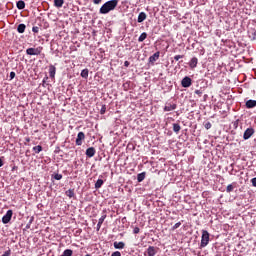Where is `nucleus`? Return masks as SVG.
Masks as SVG:
<instances>
[{"instance_id":"ea45409f","label":"nucleus","mask_w":256,"mask_h":256,"mask_svg":"<svg viewBox=\"0 0 256 256\" xmlns=\"http://www.w3.org/2000/svg\"><path fill=\"white\" fill-rule=\"evenodd\" d=\"M111 256H121V252L115 251L111 254Z\"/></svg>"},{"instance_id":"c03bdc74","label":"nucleus","mask_w":256,"mask_h":256,"mask_svg":"<svg viewBox=\"0 0 256 256\" xmlns=\"http://www.w3.org/2000/svg\"><path fill=\"white\" fill-rule=\"evenodd\" d=\"M129 65H131V63L129 61L124 62V67H129Z\"/></svg>"},{"instance_id":"f704fd0d","label":"nucleus","mask_w":256,"mask_h":256,"mask_svg":"<svg viewBox=\"0 0 256 256\" xmlns=\"http://www.w3.org/2000/svg\"><path fill=\"white\" fill-rule=\"evenodd\" d=\"M140 231H141V229H139V227H135L133 230V234L137 235V234H139Z\"/></svg>"},{"instance_id":"a18cd8bd","label":"nucleus","mask_w":256,"mask_h":256,"mask_svg":"<svg viewBox=\"0 0 256 256\" xmlns=\"http://www.w3.org/2000/svg\"><path fill=\"white\" fill-rule=\"evenodd\" d=\"M4 163H3V158H0V167H3Z\"/></svg>"},{"instance_id":"4c0bfd02","label":"nucleus","mask_w":256,"mask_h":256,"mask_svg":"<svg viewBox=\"0 0 256 256\" xmlns=\"http://www.w3.org/2000/svg\"><path fill=\"white\" fill-rule=\"evenodd\" d=\"M251 35H252L253 41H255V39H256V30H252Z\"/></svg>"},{"instance_id":"a19ab883","label":"nucleus","mask_w":256,"mask_h":256,"mask_svg":"<svg viewBox=\"0 0 256 256\" xmlns=\"http://www.w3.org/2000/svg\"><path fill=\"white\" fill-rule=\"evenodd\" d=\"M251 183L253 187H256V177L251 179Z\"/></svg>"},{"instance_id":"4468645a","label":"nucleus","mask_w":256,"mask_h":256,"mask_svg":"<svg viewBox=\"0 0 256 256\" xmlns=\"http://www.w3.org/2000/svg\"><path fill=\"white\" fill-rule=\"evenodd\" d=\"M175 109H177V104H167L164 107V111H175Z\"/></svg>"},{"instance_id":"1a4fd4ad","label":"nucleus","mask_w":256,"mask_h":256,"mask_svg":"<svg viewBox=\"0 0 256 256\" xmlns=\"http://www.w3.org/2000/svg\"><path fill=\"white\" fill-rule=\"evenodd\" d=\"M95 153H97L95 147H89L86 150V156L89 157V159H91V157H95Z\"/></svg>"},{"instance_id":"9b49d317","label":"nucleus","mask_w":256,"mask_h":256,"mask_svg":"<svg viewBox=\"0 0 256 256\" xmlns=\"http://www.w3.org/2000/svg\"><path fill=\"white\" fill-rule=\"evenodd\" d=\"M105 219H107V214L102 215L99 220H98V224H97V231L101 230V225H103V222L105 221Z\"/></svg>"},{"instance_id":"7ed1b4c3","label":"nucleus","mask_w":256,"mask_h":256,"mask_svg":"<svg viewBox=\"0 0 256 256\" xmlns=\"http://www.w3.org/2000/svg\"><path fill=\"white\" fill-rule=\"evenodd\" d=\"M43 52V47L39 46L37 48L26 49V55H39Z\"/></svg>"},{"instance_id":"a878e982","label":"nucleus","mask_w":256,"mask_h":256,"mask_svg":"<svg viewBox=\"0 0 256 256\" xmlns=\"http://www.w3.org/2000/svg\"><path fill=\"white\" fill-rule=\"evenodd\" d=\"M145 39H147V33L146 32H143L139 38H138V41L139 43H143V41H145Z\"/></svg>"},{"instance_id":"7c9ffc66","label":"nucleus","mask_w":256,"mask_h":256,"mask_svg":"<svg viewBox=\"0 0 256 256\" xmlns=\"http://www.w3.org/2000/svg\"><path fill=\"white\" fill-rule=\"evenodd\" d=\"M106 111H107V106L102 105L101 110H100V114H101V115H105V112H106Z\"/></svg>"},{"instance_id":"f03ea898","label":"nucleus","mask_w":256,"mask_h":256,"mask_svg":"<svg viewBox=\"0 0 256 256\" xmlns=\"http://www.w3.org/2000/svg\"><path fill=\"white\" fill-rule=\"evenodd\" d=\"M209 245V232L207 230H202L200 247H207Z\"/></svg>"},{"instance_id":"a211bd4d","label":"nucleus","mask_w":256,"mask_h":256,"mask_svg":"<svg viewBox=\"0 0 256 256\" xmlns=\"http://www.w3.org/2000/svg\"><path fill=\"white\" fill-rule=\"evenodd\" d=\"M114 247L116 249H125V242H114Z\"/></svg>"},{"instance_id":"37998d69","label":"nucleus","mask_w":256,"mask_h":256,"mask_svg":"<svg viewBox=\"0 0 256 256\" xmlns=\"http://www.w3.org/2000/svg\"><path fill=\"white\" fill-rule=\"evenodd\" d=\"M101 1H102V0H93V3H94L95 5H99V3H101Z\"/></svg>"},{"instance_id":"20e7f679","label":"nucleus","mask_w":256,"mask_h":256,"mask_svg":"<svg viewBox=\"0 0 256 256\" xmlns=\"http://www.w3.org/2000/svg\"><path fill=\"white\" fill-rule=\"evenodd\" d=\"M255 135V129L253 128H247L243 134V140L247 141V139H251Z\"/></svg>"},{"instance_id":"0eeeda50","label":"nucleus","mask_w":256,"mask_h":256,"mask_svg":"<svg viewBox=\"0 0 256 256\" xmlns=\"http://www.w3.org/2000/svg\"><path fill=\"white\" fill-rule=\"evenodd\" d=\"M181 85H182V87H184V88L191 87V85H192V80H191V78H190L189 76L184 77V78L182 79V81H181Z\"/></svg>"},{"instance_id":"c9c22d12","label":"nucleus","mask_w":256,"mask_h":256,"mask_svg":"<svg viewBox=\"0 0 256 256\" xmlns=\"http://www.w3.org/2000/svg\"><path fill=\"white\" fill-rule=\"evenodd\" d=\"M195 95H198V97H201L203 95V92L201 90H195Z\"/></svg>"},{"instance_id":"58836bf2","label":"nucleus","mask_w":256,"mask_h":256,"mask_svg":"<svg viewBox=\"0 0 256 256\" xmlns=\"http://www.w3.org/2000/svg\"><path fill=\"white\" fill-rule=\"evenodd\" d=\"M183 55H176V56H174V59L176 60V61H179V59H183Z\"/></svg>"},{"instance_id":"5701e85b","label":"nucleus","mask_w":256,"mask_h":256,"mask_svg":"<svg viewBox=\"0 0 256 256\" xmlns=\"http://www.w3.org/2000/svg\"><path fill=\"white\" fill-rule=\"evenodd\" d=\"M80 75L83 79H87V77H89V69L82 70Z\"/></svg>"},{"instance_id":"2f4dec72","label":"nucleus","mask_w":256,"mask_h":256,"mask_svg":"<svg viewBox=\"0 0 256 256\" xmlns=\"http://www.w3.org/2000/svg\"><path fill=\"white\" fill-rule=\"evenodd\" d=\"M204 127H205V129L209 130V129H211V127H213V125L211 124V122H206L204 124Z\"/></svg>"},{"instance_id":"473e14b6","label":"nucleus","mask_w":256,"mask_h":256,"mask_svg":"<svg viewBox=\"0 0 256 256\" xmlns=\"http://www.w3.org/2000/svg\"><path fill=\"white\" fill-rule=\"evenodd\" d=\"M233 189H234V187L231 184H229L226 188V191H227V193H231L233 191Z\"/></svg>"},{"instance_id":"39448f33","label":"nucleus","mask_w":256,"mask_h":256,"mask_svg":"<svg viewBox=\"0 0 256 256\" xmlns=\"http://www.w3.org/2000/svg\"><path fill=\"white\" fill-rule=\"evenodd\" d=\"M11 217H13V210H8L6 214L2 217V223L7 225L11 221Z\"/></svg>"},{"instance_id":"f257e3e1","label":"nucleus","mask_w":256,"mask_h":256,"mask_svg":"<svg viewBox=\"0 0 256 256\" xmlns=\"http://www.w3.org/2000/svg\"><path fill=\"white\" fill-rule=\"evenodd\" d=\"M119 3V0H110L107 1L106 3H104L100 10L99 13H101V15H107V13H109L110 11L115 10V8L117 7Z\"/></svg>"},{"instance_id":"f8f14e48","label":"nucleus","mask_w":256,"mask_h":256,"mask_svg":"<svg viewBox=\"0 0 256 256\" xmlns=\"http://www.w3.org/2000/svg\"><path fill=\"white\" fill-rule=\"evenodd\" d=\"M57 72V68L54 65L49 66V75L51 79H55V73Z\"/></svg>"},{"instance_id":"bb28decb","label":"nucleus","mask_w":256,"mask_h":256,"mask_svg":"<svg viewBox=\"0 0 256 256\" xmlns=\"http://www.w3.org/2000/svg\"><path fill=\"white\" fill-rule=\"evenodd\" d=\"M173 131H174V133H179V131H181V125H179L178 123H174Z\"/></svg>"},{"instance_id":"79ce46f5","label":"nucleus","mask_w":256,"mask_h":256,"mask_svg":"<svg viewBox=\"0 0 256 256\" xmlns=\"http://www.w3.org/2000/svg\"><path fill=\"white\" fill-rule=\"evenodd\" d=\"M2 256H11V250L4 252Z\"/></svg>"},{"instance_id":"f3484780","label":"nucleus","mask_w":256,"mask_h":256,"mask_svg":"<svg viewBox=\"0 0 256 256\" xmlns=\"http://www.w3.org/2000/svg\"><path fill=\"white\" fill-rule=\"evenodd\" d=\"M16 7H17V9H19L20 11H22V9H25V1L19 0V1L16 3Z\"/></svg>"},{"instance_id":"aec40b11","label":"nucleus","mask_w":256,"mask_h":256,"mask_svg":"<svg viewBox=\"0 0 256 256\" xmlns=\"http://www.w3.org/2000/svg\"><path fill=\"white\" fill-rule=\"evenodd\" d=\"M145 175H146L145 172H142V173H140V174L137 175V181H138V183H142V181H145Z\"/></svg>"},{"instance_id":"412c9836","label":"nucleus","mask_w":256,"mask_h":256,"mask_svg":"<svg viewBox=\"0 0 256 256\" xmlns=\"http://www.w3.org/2000/svg\"><path fill=\"white\" fill-rule=\"evenodd\" d=\"M66 196L69 197V199H73V197H75V191L73 189L67 190Z\"/></svg>"},{"instance_id":"c756f323","label":"nucleus","mask_w":256,"mask_h":256,"mask_svg":"<svg viewBox=\"0 0 256 256\" xmlns=\"http://www.w3.org/2000/svg\"><path fill=\"white\" fill-rule=\"evenodd\" d=\"M181 227V222H177L172 228V231H175L176 229H179Z\"/></svg>"},{"instance_id":"cd10ccee","label":"nucleus","mask_w":256,"mask_h":256,"mask_svg":"<svg viewBox=\"0 0 256 256\" xmlns=\"http://www.w3.org/2000/svg\"><path fill=\"white\" fill-rule=\"evenodd\" d=\"M33 151H35V153H41V151H43V146L41 145H37L33 147Z\"/></svg>"},{"instance_id":"72a5a7b5","label":"nucleus","mask_w":256,"mask_h":256,"mask_svg":"<svg viewBox=\"0 0 256 256\" xmlns=\"http://www.w3.org/2000/svg\"><path fill=\"white\" fill-rule=\"evenodd\" d=\"M32 31L33 33H39V26H33Z\"/></svg>"},{"instance_id":"393cba45","label":"nucleus","mask_w":256,"mask_h":256,"mask_svg":"<svg viewBox=\"0 0 256 256\" xmlns=\"http://www.w3.org/2000/svg\"><path fill=\"white\" fill-rule=\"evenodd\" d=\"M60 256H73V250L66 249L63 251L62 255H60Z\"/></svg>"},{"instance_id":"6e6552de","label":"nucleus","mask_w":256,"mask_h":256,"mask_svg":"<svg viewBox=\"0 0 256 256\" xmlns=\"http://www.w3.org/2000/svg\"><path fill=\"white\" fill-rule=\"evenodd\" d=\"M83 141H85V133L79 132L76 138V145L78 146L83 145Z\"/></svg>"},{"instance_id":"6ab92c4d","label":"nucleus","mask_w":256,"mask_h":256,"mask_svg":"<svg viewBox=\"0 0 256 256\" xmlns=\"http://www.w3.org/2000/svg\"><path fill=\"white\" fill-rule=\"evenodd\" d=\"M25 29H27V26L25 24H19L17 27L18 33H25Z\"/></svg>"},{"instance_id":"423d86ee","label":"nucleus","mask_w":256,"mask_h":256,"mask_svg":"<svg viewBox=\"0 0 256 256\" xmlns=\"http://www.w3.org/2000/svg\"><path fill=\"white\" fill-rule=\"evenodd\" d=\"M157 251H159V248L155 247V246H149L146 250V252L144 253V255H148V256H155V254L157 253Z\"/></svg>"},{"instance_id":"4be33fe9","label":"nucleus","mask_w":256,"mask_h":256,"mask_svg":"<svg viewBox=\"0 0 256 256\" xmlns=\"http://www.w3.org/2000/svg\"><path fill=\"white\" fill-rule=\"evenodd\" d=\"M65 3L64 0H54V5L58 8L63 7V4Z\"/></svg>"},{"instance_id":"e433bc0d","label":"nucleus","mask_w":256,"mask_h":256,"mask_svg":"<svg viewBox=\"0 0 256 256\" xmlns=\"http://www.w3.org/2000/svg\"><path fill=\"white\" fill-rule=\"evenodd\" d=\"M14 77H16L15 72H10V79H9V81H13Z\"/></svg>"},{"instance_id":"2eb2a0df","label":"nucleus","mask_w":256,"mask_h":256,"mask_svg":"<svg viewBox=\"0 0 256 256\" xmlns=\"http://www.w3.org/2000/svg\"><path fill=\"white\" fill-rule=\"evenodd\" d=\"M145 19H147V14L145 12H140L138 15L137 21L139 23H143V21H145Z\"/></svg>"},{"instance_id":"9d476101","label":"nucleus","mask_w":256,"mask_h":256,"mask_svg":"<svg viewBox=\"0 0 256 256\" xmlns=\"http://www.w3.org/2000/svg\"><path fill=\"white\" fill-rule=\"evenodd\" d=\"M161 55V52H155L152 56L149 57V63H151L152 65L155 63V61H157L159 59Z\"/></svg>"},{"instance_id":"dca6fc26","label":"nucleus","mask_w":256,"mask_h":256,"mask_svg":"<svg viewBox=\"0 0 256 256\" xmlns=\"http://www.w3.org/2000/svg\"><path fill=\"white\" fill-rule=\"evenodd\" d=\"M246 107L247 109H253L254 107H256V100H248L246 102Z\"/></svg>"},{"instance_id":"ddd939ff","label":"nucleus","mask_w":256,"mask_h":256,"mask_svg":"<svg viewBox=\"0 0 256 256\" xmlns=\"http://www.w3.org/2000/svg\"><path fill=\"white\" fill-rule=\"evenodd\" d=\"M197 63H199V59H197V57H193L189 62V67L195 69V67H197Z\"/></svg>"},{"instance_id":"b1692460","label":"nucleus","mask_w":256,"mask_h":256,"mask_svg":"<svg viewBox=\"0 0 256 256\" xmlns=\"http://www.w3.org/2000/svg\"><path fill=\"white\" fill-rule=\"evenodd\" d=\"M103 183L102 179H98L95 183V189H101V187H103Z\"/></svg>"},{"instance_id":"c85d7f7f","label":"nucleus","mask_w":256,"mask_h":256,"mask_svg":"<svg viewBox=\"0 0 256 256\" xmlns=\"http://www.w3.org/2000/svg\"><path fill=\"white\" fill-rule=\"evenodd\" d=\"M54 179H56V181H61L63 179V175L62 174H55Z\"/></svg>"}]
</instances>
